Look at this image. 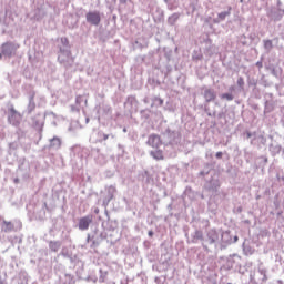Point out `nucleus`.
Returning a JSON list of instances; mask_svg holds the SVG:
<instances>
[{
    "label": "nucleus",
    "mask_w": 284,
    "mask_h": 284,
    "mask_svg": "<svg viewBox=\"0 0 284 284\" xmlns=\"http://www.w3.org/2000/svg\"><path fill=\"white\" fill-rule=\"evenodd\" d=\"M206 42L209 43V48L205 49V54H207V57H213L214 52L216 50V47H214V44H212V40H206Z\"/></svg>",
    "instance_id": "31"
},
{
    "label": "nucleus",
    "mask_w": 284,
    "mask_h": 284,
    "mask_svg": "<svg viewBox=\"0 0 284 284\" xmlns=\"http://www.w3.org/2000/svg\"><path fill=\"white\" fill-rule=\"evenodd\" d=\"M109 284H116V283H114V282H110Z\"/></svg>",
    "instance_id": "64"
},
{
    "label": "nucleus",
    "mask_w": 284,
    "mask_h": 284,
    "mask_svg": "<svg viewBox=\"0 0 284 284\" xmlns=\"http://www.w3.org/2000/svg\"><path fill=\"white\" fill-rule=\"evenodd\" d=\"M144 103H148V98L144 99Z\"/></svg>",
    "instance_id": "63"
},
{
    "label": "nucleus",
    "mask_w": 284,
    "mask_h": 284,
    "mask_svg": "<svg viewBox=\"0 0 284 284\" xmlns=\"http://www.w3.org/2000/svg\"><path fill=\"white\" fill-rule=\"evenodd\" d=\"M246 136H247V139H252V136H254V133L247 132V133H246Z\"/></svg>",
    "instance_id": "54"
},
{
    "label": "nucleus",
    "mask_w": 284,
    "mask_h": 284,
    "mask_svg": "<svg viewBox=\"0 0 284 284\" xmlns=\"http://www.w3.org/2000/svg\"><path fill=\"white\" fill-rule=\"evenodd\" d=\"M75 103H77L78 106H81V103H83V97L82 95H78L75 98Z\"/></svg>",
    "instance_id": "45"
},
{
    "label": "nucleus",
    "mask_w": 284,
    "mask_h": 284,
    "mask_svg": "<svg viewBox=\"0 0 284 284\" xmlns=\"http://www.w3.org/2000/svg\"><path fill=\"white\" fill-rule=\"evenodd\" d=\"M237 212L239 213H242L243 212V209L240 206V207H237Z\"/></svg>",
    "instance_id": "59"
},
{
    "label": "nucleus",
    "mask_w": 284,
    "mask_h": 284,
    "mask_svg": "<svg viewBox=\"0 0 284 284\" xmlns=\"http://www.w3.org/2000/svg\"><path fill=\"white\" fill-rule=\"evenodd\" d=\"M263 48L266 54H270V52L274 50V42H272V40H263Z\"/></svg>",
    "instance_id": "27"
},
{
    "label": "nucleus",
    "mask_w": 284,
    "mask_h": 284,
    "mask_svg": "<svg viewBox=\"0 0 284 284\" xmlns=\"http://www.w3.org/2000/svg\"><path fill=\"white\" fill-rule=\"evenodd\" d=\"M150 156H152V159L155 161H163V151L159 149L150 151Z\"/></svg>",
    "instance_id": "26"
},
{
    "label": "nucleus",
    "mask_w": 284,
    "mask_h": 284,
    "mask_svg": "<svg viewBox=\"0 0 284 284\" xmlns=\"http://www.w3.org/2000/svg\"><path fill=\"white\" fill-rule=\"evenodd\" d=\"M1 232H6V234H10L12 232H19L21 230L22 224L20 221H6L3 220L0 224Z\"/></svg>",
    "instance_id": "8"
},
{
    "label": "nucleus",
    "mask_w": 284,
    "mask_h": 284,
    "mask_svg": "<svg viewBox=\"0 0 284 284\" xmlns=\"http://www.w3.org/2000/svg\"><path fill=\"white\" fill-rule=\"evenodd\" d=\"M221 187V180L219 178H211L204 183V190L206 192H211L212 194H216Z\"/></svg>",
    "instance_id": "10"
},
{
    "label": "nucleus",
    "mask_w": 284,
    "mask_h": 284,
    "mask_svg": "<svg viewBox=\"0 0 284 284\" xmlns=\"http://www.w3.org/2000/svg\"><path fill=\"white\" fill-rule=\"evenodd\" d=\"M155 283H159V277H155Z\"/></svg>",
    "instance_id": "62"
},
{
    "label": "nucleus",
    "mask_w": 284,
    "mask_h": 284,
    "mask_svg": "<svg viewBox=\"0 0 284 284\" xmlns=\"http://www.w3.org/2000/svg\"><path fill=\"white\" fill-rule=\"evenodd\" d=\"M99 212H100L99 207H95L94 209V214H99Z\"/></svg>",
    "instance_id": "58"
},
{
    "label": "nucleus",
    "mask_w": 284,
    "mask_h": 284,
    "mask_svg": "<svg viewBox=\"0 0 284 284\" xmlns=\"http://www.w3.org/2000/svg\"><path fill=\"white\" fill-rule=\"evenodd\" d=\"M0 50L3 57L7 59H12V57H14L19 50V43L12 41L4 42L2 43Z\"/></svg>",
    "instance_id": "7"
},
{
    "label": "nucleus",
    "mask_w": 284,
    "mask_h": 284,
    "mask_svg": "<svg viewBox=\"0 0 284 284\" xmlns=\"http://www.w3.org/2000/svg\"><path fill=\"white\" fill-rule=\"evenodd\" d=\"M221 243V233L216 231V229H211L206 232V235L204 236V250L207 252L209 245H219Z\"/></svg>",
    "instance_id": "4"
},
{
    "label": "nucleus",
    "mask_w": 284,
    "mask_h": 284,
    "mask_svg": "<svg viewBox=\"0 0 284 284\" xmlns=\"http://www.w3.org/2000/svg\"><path fill=\"white\" fill-rule=\"evenodd\" d=\"M210 174V170H204L200 172V176H207Z\"/></svg>",
    "instance_id": "51"
},
{
    "label": "nucleus",
    "mask_w": 284,
    "mask_h": 284,
    "mask_svg": "<svg viewBox=\"0 0 284 284\" xmlns=\"http://www.w3.org/2000/svg\"><path fill=\"white\" fill-rule=\"evenodd\" d=\"M246 82H247L248 88L256 89V85H258V80H256L255 78H252V77H248Z\"/></svg>",
    "instance_id": "35"
},
{
    "label": "nucleus",
    "mask_w": 284,
    "mask_h": 284,
    "mask_svg": "<svg viewBox=\"0 0 284 284\" xmlns=\"http://www.w3.org/2000/svg\"><path fill=\"white\" fill-rule=\"evenodd\" d=\"M146 143L151 148H155V150H158V148H161V145H163V136H159L158 134H151Z\"/></svg>",
    "instance_id": "17"
},
{
    "label": "nucleus",
    "mask_w": 284,
    "mask_h": 284,
    "mask_svg": "<svg viewBox=\"0 0 284 284\" xmlns=\"http://www.w3.org/2000/svg\"><path fill=\"white\" fill-rule=\"evenodd\" d=\"M273 284H283V281L276 280V281L273 282Z\"/></svg>",
    "instance_id": "55"
},
{
    "label": "nucleus",
    "mask_w": 284,
    "mask_h": 284,
    "mask_svg": "<svg viewBox=\"0 0 284 284\" xmlns=\"http://www.w3.org/2000/svg\"><path fill=\"white\" fill-rule=\"evenodd\" d=\"M215 158L223 159V152H221V151L216 152Z\"/></svg>",
    "instance_id": "52"
},
{
    "label": "nucleus",
    "mask_w": 284,
    "mask_h": 284,
    "mask_svg": "<svg viewBox=\"0 0 284 284\" xmlns=\"http://www.w3.org/2000/svg\"><path fill=\"white\" fill-rule=\"evenodd\" d=\"M236 241H239V236H237V235H235V236L233 237L232 243H236Z\"/></svg>",
    "instance_id": "56"
},
{
    "label": "nucleus",
    "mask_w": 284,
    "mask_h": 284,
    "mask_svg": "<svg viewBox=\"0 0 284 284\" xmlns=\"http://www.w3.org/2000/svg\"><path fill=\"white\" fill-rule=\"evenodd\" d=\"M203 99H204V112L207 114V116H213V119H216V111L211 112L209 103H212V101H216V90L213 88L203 87Z\"/></svg>",
    "instance_id": "2"
},
{
    "label": "nucleus",
    "mask_w": 284,
    "mask_h": 284,
    "mask_svg": "<svg viewBox=\"0 0 284 284\" xmlns=\"http://www.w3.org/2000/svg\"><path fill=\"white\" fill-rule=\"evenodd\" d=\"M120 3H128V0H120Z\"/></svg>",
    "instance_id": "60"
},
{
    "label": "nucleus",
    "mask_w": 284,
    "mask_h": 284,
    "mask_svg": "<svg viewBox=\"0 0 284 284\" xmlns=\"http://www.w3.org/2000/svg\"><path fill=\"white\" fill-rule=\"evenodd\" d=\"M99 283H105V281H108V271H104L102 268L99 270Z\"/></svg>",
    "instance_id": "34"
},
{
    "label": "nucleus",
    "mask_w": 284,
    "mask_h": 284,
    "mask_svg": "<svg viewBox=\"0 0 284 284\" xmlns=\"http://www.w3.org/2000/svg\"><path fill=\"white\" fill-rule=\"evenodd\" d=\"M115 194H116V186L114 185L106 186V196L102 202L103 207H108V205H110V201L114 199Z\"/></svg>",
    "instance_id": "16"
},
{
    "label": "nucleus",
    "mask_w": 284,
    "mask_h": 284,
    "mask_svg": "<svg viewBox=\"0 0 284 284\" xmlns=\"http://www.w3.org/2000/svg\"><path fill=\"white\" fill-rule=\"evenodd\" d=\"M234 90H236V87L235 85H231V87H229V93H233L234 92Z\"/></svg>",
    "instance_id": "53"
},
{
    "label": "nucleus",
    "mask_w": 284,
    "mask_h": 284,
    "mask_svg": "<svg viewBox=\"0 0 284 284\" xmlns=\"http://www.w3.org/2000/svg\"><path fill=\"white\" fill-rule=\"evenodd\" d=\"M47 14L48 12L45 11V9L37 8L33 10L32 19H34V21H41V19H43Z\"/></svg>",
    "instance_id": "22"
},
{
    "label": "nucleus",
    "mask_w": 284,
    "mask_h": 284,
    "mask_svg": "<svg viewBox=\"0 0 284 284\" xmlns=\"http://www.w3.org/2000/svg\"><path fill=\"white\" fill-rule=\"evenodd\" d=\"M243 250L246 254H252V250L250 248V246H245V244H243Z\"/></svg>",
    "instance_id": "50"
},
{
    "label": "nucleus",
    "mask_w": 284,
    "mask_h": 284,
    "mask_svg": "<svg viewBox=\"0 0 284 284\" xmlns=\"http://www.w3.org/2000/svg\"><path fill=\"white\" fill-rule=\"evenodd\" d=\"M181 19V13L175 12L168 18L169 26H175L176 21Z\"/></svg>",
    "instance_id": "30"
},
{
    "label": "nucleus",
    "mask_w": 284,
    "mask_h": 284,
    "mask_svg": "<svg viewBox=\"0 0 284 284\" xmlns=\"http://www.w3.org/2000/svg\"><path fill=\"white\" fill-rule=\"evenodd\" d=\"M126 103H129V105H134V103H136V98L134 95H129L126 98Z\"/></svg>",
    "instance_id": "40"
},
{
    "label": "nucleus",
    "mask_w": 284,
    "mask_h": 284,
    "mask_svg": "<svg viewBox=\"0 0 284 284\" xmlns=\"http://www.w3.org/2000/svg\"><path fill=\"white\" fill-rule=\"evenodd\" d=\"M268 150H270L272 156H276V154H281L282 146H281V144H271L268 146Z\"/></svg>",
    "instance_id": "29"
},
{
    "label": "nucleus",
    "mask_w": 284,
    "mask_h": 284,
    "mask_svg": "<svg viewBox=\"0 0 284 284\" xmlns=\"http://www.w3.org/2000/svg\"><path fill=\"white\" fill-rule=\"evenodd\" d=\"M80 106H78V104H71V112H80Z\"/></svg>",
    "instance_id": "48"
},
{
    "label": "nucleus",
    "mask_w": 284,
    "mask_h": 284,
    "mask_svg": "<svg viewBox=\"0 0 284 284\" xmlns=\"http://www.w3.org/2000/svg\"><path fill=\"white\" fill-rule=\"evenodd\" d=\"M256 68H258V70H261L263 68V57L260 59V61H257L255 63Z\"/></svg>",
    "instance_id": "49"
},
{
    "label": "nucleus",
    "mask_w": 284,
    "mask_h": 284,
    "mask_svg": "<svg viewBox=\"0 0 284 284\" xmlns=\"http://www.w3.org/2000/svg\"><path fill=\"white\" fill-rule=\"evenodd\" d=\"M59 52H58V61L64 68H72L74 65V58L72 57V51L70 50V41L68 38H61L59 44Z\"/></svg>",
    "instance_id": "1"
},
{
    "label": "nucleus",
    "mask_w": 284,
    "mask_h": 284,
    "mask_svg": "<svg viewBox=\"0 0 284 284\" xmlns=\"http://www.w3.org/2000/svg\"><path fill=\"white\" fill-rule=\"evenodd\" d=\"M237 87L240 88V90H244L245 89V80L243 79V77H240L236 81Z\"/></svg>",
    "instance_id": "39"
},
{
    "label": "nucleus",
    "mask_w": 284,
    "mask_h": 284,
    "mask_svg": "<svg viewBox=\"0 0 284 284\" xmlns=\"http://www.w3.org/2000/svg\"><path fill=\"white\" fill-rule=\"evenodd\" d=\"M62 143L63 142L61 141V138L53 136L49 140V150H53L54 152H57V150H61Z\"/></svg>",
    "instance_id": "20"
},
{
    "label": "nucleus",
    "mask_w": 284,
    "mask_h": 284,
    "mask_svg": "<svg viewBox=\"0 0 284 284\" xmlns=\"http://www.w3.org/2000/svg\"><path fill=\"white\" fill-rule=\"evenodd\" d=\"M36 108H37V104L34 103V93H32L29 97V104L27 106L28 114H32V112H34Z\"/></svg>",
    "instance_id": "25"
},
{
    "label": "nucleus",
    "mask_w": 284,
    "mask_h": 284,
    "mask_svg": "<svg viewBox=\"0 0 284 284\" xmlns=\"http://www.w3.org/2000/svg\"><path fill=\"white\" fill-rule=\"evenodd\" d=\"M220 242L223 245H232V233L230 231H223L220 233Z\"/></svg>",
    "instance_id": "21"
},
{
    "label": "nucleus",
    "mask_w": 284,
    "mask_h": 284,
    "mask_svg": "<svg viewBox=\"0 0 284 284\" xmlns=\"http://www.w3.org/2000/svg\"><path fill=\"white\" fill-rule=\"evenodd\" d=\"M255 139H257V141L258 142H261L263 145H265V143H266V139H265V136H263V135H258V136H256Z\"/></svg>",
    "instance_id": "47"
},
{
    "label": "nucleus",
    "mask_w": 284,
    "mask_h": 284,
    "mask_svg": "<svg viewBox=\"0 0 284 284\" xmlns=\"http://www.w3.org/2000/svg\"><path fill=\"white\" fill-rule=\"evenodd\" d=\"M18 284H28V273L26 271H21L18 274Z\"/></svg>",
    "instance_id": "28"
},
{
    "label": "nucleus",
    "mask_w": 284,
    "mask_h": 284,
    "mask_svg": "<svg viewBox=\"0 0 284 284\" xmlns=\"http://www.w3.org/2000/svg\"><path fill=\"white\" fill-rule=\"evenodd\" d=\"M21 120H22L21 113L16 111L14 106L11 105L8 109V123L13 128H19V125H21Z\"/></svg>",
    "instance_id": "9"
},
{
    "label": "nucleus",
    "mask_w": 284,
    "mask_h": 284,
    "mask_svg": "<svg viewBox=\"0 0 284 284\" xmlns=\"http://www.w3.org/2000/svg\"><path fill=\"white\" fill-rule=\"evenodd\" d=\"M192 60L193 61H202L203 54H201V53L194 54V55H192Z\"/></svg>",
    "instance_id": "43"
},
{
    "label": "nucleus",
    "mask_w": 284,
    "mask_h": 284,
    "mask_svg": "<svg viewBox=\"0 0 284 284\" xmlns=\"http://www.w3.org/2000/svg\"><path fill=\"white\" fill-rule=\"evenodd\" d=\"M70 158L71 159H82L83 155L81 154L83 152V148L79 144H74L73 146H71L70 149Z\"/></svg>",
    "instance_id": "19"
},
{
    "label": "nucleus",
    "mask_w": 284,
    "mask_h": 284,
    "mask_svg": "<svg viewBox=\"0 0 284 284\" xmlns=\"http://www.w3.org/2000/svg\"><path fill=\"white\" fill-rule=\"evenodd\" d=\"M148 234L149 236H154V231H149Z\"/></svg>",
    "instance_id": "57"
},
{
    "label": "nucleus",
    "mask_w": 284,
    "mask_h": 284,
    "mask_svg": "<svg viewBox=\"0 0 284 284\" xmlns=\"http://www.w3.org/2000/svg\"><path fill=\"white\" fill-rule=\"evenodd\" d=\"M266 17L271 19V21H281L284 17V8H283V2L281 0H277L276 7H271L266 11Z\"/></svg>",
    "instance_id": "6"
},
{
    "label": "nucleus",
    "mask_w": 284,
    "mask_h": 284,
    "mask_svg": "<svg viewBox=\"0 0 284 284\" xmlns=\"http://www.w3.org/2000/svg\"><path fill=\"white\" fill-rule=\"evenodd\" d=\"M250 281L252 284H265L267 283V268L260 264L257 266V271H255L253 274L250 276Z\"/></svg>",
    "instance_id": "3"
},
{
    "label": "nucleus",
    "mask_w": 284,
    "mask_h": 284,
    "mask_svg": "<svg viewBox=\"0 0 284 284\" xmlns=\"http://www.w3.org/2000/svg\"><path fill=\"white\" fill-rule=\"evenodd\" d=\"M87 281L89 283H97V281H99V277H97V275H91L87 278Z\"/></svg>",
    "instance_id": "44"
},
{
    "label": "nucleus",
    "mask_w": 284,
    "mask_h": 284,
    "mask_svg": "<svg viewBox=\"0 0 284 284\" xmlns=\"http://www.w3.org/2000/svg\"><path fill=\"white\" fill-rule=\"evenodd\" d=\"M240 43H242V45H247V37L245 34L240 37Z\"/></svg>",
    "instance_id": "42"
},
{
    "label": "nucleus",
    "mask_w": 284,
    "mask_h": 284,
    "mask_svg": "<svg viewBox=\"0 0 284 284\" xmlns=\"http://www.w3.org/2000/svg\"><path fill=\"white\" fill-rule=\"evenodd\" d=\"M49 248L51 252H57L58 250H61V243L59 241H51L49 243Z\"/></svg>",
    "instance_id": "33"
},
{
    "label": "nucleus",
    "mask_w": 284,
    "mask_h": 284,
    "mask_svg": "<svg viewBox=\"0 0 284 284\" xmlns=\"http://www.w3.org/2000/svg\"><path fill=\"white\" fill-rule=\"evenodd\" d=\"M271 74L273 77H275L276 79H278V77H281V73L278 72V70H276V68L271 69Z\"/></svg>",
    "instance_id": "41"
},
{
    "label": "nucleus",
    "mask_w": 284,
    "mask_h": 284,
    "mask_svg": "<svg viewBox=\"0 0 284 284\" xmlns=\"http://www.w3.org/2000/svg\"><path fill=\"white\" fill-rule=\"evenodd\" d=\"M186 241L187 243H193V245L201 243L202 247H204L205 235H203V231L195 230L193 233H191V239H187Z\"/></svg>",
    "instance_id": "12"
},
{
    "label": "nucleus",
    "mask_w": 284,
    "mask_h": 284,
    "mask_svg": "<svg viewBox=\"0 0 284 284\" xmlns=\"http://www.w3.org/2000/svg\"><path fill=\"white\" fill-rule=\"evenodd\" d=\"M99 119H112V106L110 104L101 103L97 106Z\"/></svg>",
    "instance_id": "11"
},
{
    "label": "nucleus",
    "mask_w": 284,
    "mask_h": 284,
    "mask_svg": "<svg viewBox=\"0 0 284 284\" xmlns=\"http://www.w3.org/2000/svg\"><path fill=\"white\" fill-rule=\"evenodd\" d=\"M97 136L95 143H103V141H108L110 138L114 139V134H106L103 131H98Z\"/></svg>",
    "instance_id": "24"
},
{
    "label": "nucleus",
    "mask_w": 284,
    "mask_h": 284,
    "mask_svg": "<svg viewBox=\"0 0 284 284\" xmlns=\"http://www.w3.org/2000/svg\"><path fill=\"white\" fill-rule=\"evenodd\" d=\"M104 213H105V215H106L108 217H110V215L108 214V210H105Z\"/></svg>",
    "instance_id": "61"
},
{
    "label": "nucleus",
    "mask_w": 284,
    "mask_h": 284,
    "mask_svg": "<svg viewBox=\"0 0 284 284\" xmlns=\"http://www.w3.org/2000/svg\"><path fill=\"white\" fill-rule=\"evenodd\" d=\"M44 123H45V115L43 114L39 113L31 119V125L32 128L37 129L38 132H42Z\"/></svg>",
    "instance_id": "15"
},
{
    "label": "nucleus",
    "mask_w": 284,
    "mask_h": 284,
    "mask_svg": "<svg viewBox=\"0 0 284 284\" xmlns=\"http://www.w3.org/2000/svg\"><path fill=\"white\" fill-rule=\"evenodd\" d=\"M141 114V119H144V121H148V119H150V110L144 109L140 111Z\"/></svg>",
    "instance_id": "38"
},
{
    "label": "nucleus",
    "mask_w": 284,
    "mask_h": 284,
    "mask_svg": "<svg viewBox=\"0 0 284 284\" xmlns=\"http://www.w3.org/2000/svg\"><path fill=\"white\" fill-rule=\"evenodd\" d=\"M162 141L164 145H178V143H181V133H179V131L166 129L162 133Z\"/></svg>",
    "instance_id": "5"
},
{
    "label": "nucleus",
    "mask_w": 284,
    "mask_h": 284,
    "mask_svg": "<svg viewBox=\"0 0 284 284\" xmlns=\"http://www.w3.org/2000/svg\"><path fill=\"white\" fill-rule=\"evenodd\" d=\"M232 8H229L227 11H222L217 14V18L213 19V23H221L222 21H225V19H227V17H230V14H232L231 12Z\"/></svg>",
    "instance_id": "23"
},
{
    "label": "nucleus",
    "mask_w": 284,
    "mask_h": 284,
    "mask_svg": "<svg viewBox=\"0 0 284 284\" xmlns=\"http://www.w3.org/2000/svg\"><path fill=\"white\" fill-rule=\"evenodd\" d=\"M87 23L90 26H99L101 23V12L99 11H89L85 14Z\"/></svg>",
    "instance_id": "13"
},
{
    "label": "nucleus",
    "mask_w": 284,
    "mask_h": 284,
    "mask_svg": "<svg viewBox=\"0 0 284 284\" xmlns=\"http://www.w3.org/2000/svg\"><path fill=\"white\" fill-rule=\"evenodd\" d=\"M264 112L265 113L272 112V105H270V103H267V102H265Z\"/></svg>",
    "instance_id": "46"
},
{
    "label": "nucleus",
    "mask_w": 284,
    "mask_h": 284,
    "mask_svg": "<svg viewBox=\"0 0 284 284\" xmlns=\"http://www.w3.org/2000/svg\"><path fill=\"white\" fill-rule=\"evenodd\" d=\"M163 103H164L163 99H161L159 97H153L151 108H161V105H163Z\"/></svg>",
    "instance_id": "32"
},
{
    "label": "nucleus",
    "mask_w": 284,
    "mask_h": 284,
    "mask_svg": "<svg viewBox=\"0 0 284 284\" xmlns=\"http://www.w3.org/2000/svg\"><path fill=\"white\" fill-rule=\"evenodd\" d=\"M93 221H94V216L91 214L81 217L78 222L79 230H81V232H85L87 230H90V225H92Z\"/></svg>",
    "instance_id": "14"
},
{
    "label": "nucleus",
    "mask_w": 284,
    "mask_h": 284,
    "mask_svg": "<svg viewBox=\"0 0 284 284\" xmlns=\"http://www.w3.org/2000/svg\"><path fill=\"white\" fill-rule=\"evenodd\" d=\"M91 241V245L90 247L94 248V247H99V245H101V242L103 241L102 234H95V235H90L88 234L87 236V243H90Z\"/></svg>",
    "instance_id": "18"
},
{
    "label": "nucleus",
    "mask_w": 284,
    "mask_h": 284,
    "mask_svg": "<svg viewBox=\"0 0 284 284\" xmlns=\"http://www.w3.org/2000/svg\"><path fill=\"white\" fill-rule=\"evenodd\" d=\"M257 160L260 161V164L257 168H265L267 165V156L262 155L257 158Z\"/></svg>",
    "instance_id": "37"
},
{
    "label": "nucleus",
    "mask_w": 284,
    "mask_h": 284,
    "mask_svg": "<svg viewBox=\"0 0 284 284\" xmlns=\"http://www.w3.org/2000/svg\"><path fill=\"white\" fill-rule=\"evenodd\" d=\"M220 99L225 100V101H234V94H232V93H222L220 95Z\"/></svg>",
    "instance_id": "36"
}]
</instances>
